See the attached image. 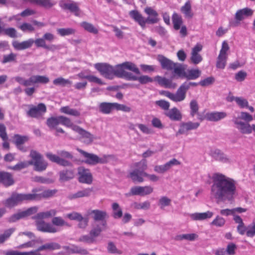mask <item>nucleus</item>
<instances>
[{"mask_svg": "<svg viewBox=\"0 0 255 255\" xmlns=\"http://www.w3.org/2000/svg\"><path fill=\"white\" fill-rule=\"evenodd\" d=\"M46 157L52 162L56 163L57 164L63 166H72V163L59 156L53 154L51 153H47L46 154Z\"/></svg>", "mask_w": 255, "mask_h": 255, "instance_id": "nucleus-27", "label": "nucleus"}, {"mask_svg": "<svg viewBox=\"0 0 255 255\" xmlns=\"http://www.w3.org/2000/svg\"><path fill=\"white\" fill-rule=\"evenodd\" d=\"M200 126V123L198 122L193 123L192 122H182L180 124V128L176 133L178 134H185L188 131L197 129Z\"/></svg>", "mask_w": 255, "mask_h": 255, "instance_id": "nucleus-24", "label": "nucleus"}, {"mask_svg": "<svg viewBox=\"0 0 255 255\" xmlns=\"http://www.w3.org/2000/svg\"><path fill=\"white\" fill-rule=\"evenodd\" d=\"M98 236H94L91 234V231L90 232V236L84 235L79 238L78 241L86 243H93L95 242V238Z\"/></svg>", "mask_w": 255, "mask_h": 255, "instance_id": "nucleus-57", "label": "nucleus"}, {"mask_svg": "<svg viewBox=\"0 0 255 255\" xmlns=\"http://www.w3.org/2000/svg\"><path fill=\"white\" fill-rule=\"evenodd\" d=\"M29 157L31 159L28 161L29 165H33L35 171L41 172L47 167L48 163L44 160L42 155L37 151L31 150Z\"/></svg>", "mask_w": 255, "mask_h": 255, "instance_id": "nucleus-6", "label": "nucleus"}, {"mask_svg": "<svg viewBox=\"0 0 255 255\" xmlns=\"http://www.w3.org/2000/svg\"><path fill=\"white\" fill-rule=\"evenodd\" d=\"M164 114L172 121H179L182 118L180 111L176 107L165 111Z\"/></svg>", "mask_w": 255, "mask_h": 255, "instance_id": "nucleus-28", "label": "nucleus"}, {"mask_svg": "<svg viewBox=\"0 0 255 255\" xmlns=\"http://www.w3.org/2000/svg\"><path fill=\"white\" fill-rule=\"evenodd\" d=\"M30 2L45 8H50L53 6L56 2L53 0H29Z\"/></svg>", "mask_w": 255, "mask_h": 255, "instance_id": "nucleus-35", "label": "nucleus"}, {"mask_svg": "<svg viewBox=\"0 0 255 255\" xmlns=\"http://www.w3.org/2000/svg\"><path fill=\"white\" fill-rule=\"evenodd\" d=\"M94 67L105 78L113 79L114 67L112 65L106 63H98Z\"/></svg>", "mask_w": 255, "mask_h": 255, "instance_id": "nucleus-15", "label": "nucleus"}, {"mask_svg": "<svg viewBox=\"0 0 255 255\" xmlns=\"http://www.w3.org/2000/svg\"><path fill=\"white\" fill-rule=\"evenodd\" d=\"M57 192V190L56 189L53 190H46L43 191L40 194H31V195H34L36 196L35 197V199L33 200H40L41 198H48L53 196Z\"/></svg>", "mask_w": 255, "mask_h": 255, "instance_id": "nucleus-37", "label": "nucleus"}, {"mask_svg": "<svg viewBox=\"0 0 255 255\" xmlns=\"http://www.w3.org/2000/svg\"><path fill=\"white\" fill-rule=\"evenodd\" d=\"M62 248L66 251L68 254H78L81 255H86L89 254L88 251L79 246L72 245L71 246H65Z\"/></svg>", "mask_w": 255, "mask_h": 255, "instance_id": "nucleus-26", "label": "nucleus"}, {"mask_svg": "<svg viewBox=\"0 0 255 255\" xmlns=\"http://www.w3.org/2000/svg\"><path fill=\"white\" fill-rule=\"evenodd\" d=\"M128 69L133 72L136 74H140V71L135 64L131 62L127 61L123 63L118 64L114 67L113 77L115 76L118 78H123V76L126 72L125 70Z\"/></svg>", "mask_w": 255, "mask_h": 255, "instance_id": "nucleus-8", "label": "nucleus"}, {"mask_svg": "<svg viewBox=\"0 0 255 255\" xmlns=\"http://www.w3.org/2000/svg\"><path fill=\"white\" fill-rule=\"evenodd\" d=\"M5 255H41L38 254L36 252H20L17 251H9L5 253Z\"/></svg>", "mask_w": 255, "mask_h": 255, "instance_id": "nucleus-55", "label": "nucleus"}, {"mask_svg": "<svg viewBox=\"0 0 255 255\" xmlns=\"http://www.w3.org/2000/svg\"><path fill=\"white\" fill-rule=\"evenodd\" d=\"M60 111L61 113L75 117H79L80 115L79 111L76 109H71L68 106L61 107Z\"/></svg>", "mask_w": 255, "mask_h": 255, "instance_id": "nucleus-49", "label": "nucleus"}, {"mask_svg": "<svg viewBox=\"0 0 255 255\" xmlns=\"http://www.w3.org/2000/svg\"><path fill=\"white\" fill-rule=\"evenodd\" d=\"M33 43H35L37 47H42L49 51H54L59 49L57 45H47L42 37L37 38L35 40L32 38H30L20 42L17 40H14L12 42V45L15 50L20 51L30 48Z\"/></svg>", "mask_w": 255, "mask_h": 255, "instance_id": "nucleus-3", "label": "nucleus"}, {"mask_svg": "<svg viewBox=\"0 0 255 255\" xmlns=\"http://www.w3.org/2000/svg\"><path fill=\"white\" fill-rule=\"evenodd\" d=\"M211 155L216 160L223 162H229V159L227 156L219 149H216L212 151Z\"/></svg>", "mask_w": 255, "mask_h": 255, "instance_id": "nucleus-36", "label": "nucleus"}, {"mask_svg": "<svg viewBox=\"0 0 255 255\" xmlns=\"http://www.w3.org/2000/svg\"><path fill=\"white\" fill-rule=\"evenodd\" d=\"M213 215V213L207 211L205 213H196L190 215L191 218L193 220H203L211 218Z\"/></svg>", "mask_w": 255, "mask_h": 255, "instance_id": "nucleus-39", "label": "nucleus"}, {"mask_svg": "<svg viewBox=\"0 0 255 255\" xmlns=\"http://www.w3.org/2000/svg\"><path fill=\"white\" fill-rule=\"evenodd\" d=\"M80 26L86 31L93 34H97L98 30L92 23L83 21L80 23Z\"/></svg>", "mask_w": 255, "mask_h": 255, "instance_id": "nucleus-46", "label": "nucleus"}, {"mask_svg": "<svg viewBox=\"0 0 255 255\" xmlns=\"http://www.w3.org/2000/svg\"><path fill=\"white\" fill-rule=\"evenodd\" d=\"M72 128L80 134L82 138H84V142L86 144L91 143L95 138L93 134L78 126H72Z\"/></svg>", "mask_w": 255, "mask_h": 255, "instance_id": "nucleus-23", "label": "nucleus"}, {"mask_svg": "<svg viewBox=\"0 0 255 255\" xmlns=\"http://www.w3.org/2000/svg\"><path fill=\"white\" fill-rule=\"evenodd\" d=\"M38 208L37 207H32L28 208L26 210L18 212L11 215L7 219L9 223H14L17 221L30 216L37 212Z\"/></svg>", "mask_w": 255, "mask_h": 255, "instance_id": "nucleus-17", "label": "nucleus"}, {"mask_svg": "<svg viewBox=\"0 0 255 255\" xmlns=\"http://www.w3.org/2000/svg\"><path fill=\"white\" fill-rule=\"evenodd\" d=\"M29 166V163L28 161L20 162L17 163L16 165L13 166H8V169H11L15 171H19L22 169L26 168Z\"/></svg>", "mask_w": 255, "mask_h": 255, "instance_id": "nucleus-56", "label": "nucleus"}, {"mask_svg": "<svg viewBox=\"0 0 255 255\" xmlns=\"http://www.w3.org/2000/svg\"><path fill=\"white\" fill-rule=\"evenodd\" d=\"M15 231V228H11L5 230L3 234L0 235V244L3 243L6 240L9 239Z\"/></svg>", "mask_w": 255, "mask_h": 255, "instance_id": "nucleus-48", "label": "nucleus"}, {"mask_svg": "<svg viewBox=\"0 0 255 255\" xmlns=\"http://www.w3.org/2000/svg\"><path fill=\"white\" fill-rule=\"evenodd\" d=\"M154 80L156 81L159 85L166 88L175 89L177 87V84L173 82L172 80L165 77L157 76L155 77Z\"/></svg>", "mask_w": 255, "mask_h": 255, "instance_id": "nucleus-29", "label": "nucleus"}, {"mask_svg": "<svg viewBox=\"0 0 255 255\" xmlns=\"http://www.w3.org/2000/svg\"><path fill=\"white\" fill-rule=\"evenodd\" d=\"M61 248V246L57 243L51 242L45 244L39 247L37 250L32 251L33 252H36L38 254H40L39 252L44 250L47 251H53L58 250Z\"/></svg>", "mask_w": 255, "mask_h": 255, "instance_id": "nucleus-31", "label": "nucleus"}, {"mask_svg": "<svg viewBox=\"0 0 255 255\" xmlns=\"http://www.w3.org/2000/svg\"><path fill=\"white\" fill-rule=\"evenodd\" d=\"M52 225L57 227H70L71 225L66 222L64 219L61 217H54L51 221Z\"/></svg>", "mask_w": 255, "mask_h": 255, "instance_id": "nucleus-47", "label": "nucleus"}, {"mask_svg": "<svg viewBox=\"0 0 255 255\" xmlns=\"http://www.w3.org/2000/svg\"><path fill=\"white\" fill-rule=\"evenodd\" d=\"M30 106L31 107L26 112V115L29 117L39 119L46 112V107L43 103H40L37 106Z\"/></svg>", "mask_w": 255, "mask_h": 255, "instance_id": "nucleus-16", "label": "nucleus"}, {"mask_svg": "<svg viewBox=\"0 0 255 255\" xmlns=\"http://www.w3.org/2000/svg\"><path fill=\"white\" fill-rule=\"evenodd\" d=\"M190 116L194 117L196 114H198L199 105L196 100H192L190 103Z\"/></svg>", "mask_w": 255, "mask_h": 255, "instance_id": "nucleus-52", "label": "nucleus"}, {"mask_svg": "<svg viewBox=\"0 0 255 255\" xmlns=\"http://www.w3.org/2000/svg\"><path fill=\"white\" fill-rule=\"evenodd\" d=\"M198 236L196 234H187L179 235L176 237L177 240H186L188 241H193L196 240Z\"/></svg>", "mask_w": 255, "mask_h": 255, "instance_id": "nucleus-51", "label": "nucleus"}, {"mask_svg": "<svg viewBox=\"0 0 255 255\" xmlns=\"http://www.w3.org/2000/svg\"><path fill=\"white\" fill-rule=\"evenodd\" d=\"M246 236L248 237L252 238L255 236V220L248 226Z\"/></svg>", "mask_w": 255, "mask_h": 255, "instance_id": "nucleus-61", "label": "nucleus"}, {"mask_svg": "<svg viewBox=\"0 0 255 255\" xmlns=\"http://www.w3.org/2000/svg\"><path fill=\"white\" fill-rule=\"evenodd\" d=\"M78 181L82 183L91 184L93 182V176L89 169L80 166L78 168Z\"/></svg>", "mask_w": 255, "mask_h": 255, "instance_id": "nucleus-19", "label": "nucleus"}, {"mask_svg": "<svg viewBox=\"0 0 255 255\" xmlns=\"http://www.w3.org/2000/svg\"><path fill=\"white\" fill-rule=\"evenodd\" d=\"M99 111L104 114H110L114 108V103L102 102L99 106Z\"/></svg>", "mask_w": 255, "mask_h": 255, "instance_id": "nucleus-38", "label": "nucleus"}, {"mask_svg": "<svg viewBox=\"0 0 255 255\" xmlns=\"http://www.w3.org/2000/svg\"><path fill=\"white\" fill-rule=\"evenodd\" d=\"M234 221L238 224L237 227L238 232L241 235L246 234L247 231V227L244 223L242 219L239 216H234L233 218Z\"/></svg>", "mask_w": 255, "mask_h": 255, "instance_id": "nucleus-33", "label": "nucleus"}, {"mask_svg": "<svg viewBox=\"0 0 255 255\" xmlns=\"http://www.w3.org/2000/svg\"><path fill=\"white\" fill-rule=\"evenodd\" d=\"M0 183L5 187L12 185L14 183L12 175L9 172L0 171Z\"/></svg>", "mask_w": 255, "mask_h": 255, "instance_id": "nucleus-25", "label": "nucleus"}, {"mask_svg": "<svg viewBox=\"0 0 255 255\" xmlns=\"http://www.w3.org/2000/svg\"><path fill=\"white\" fill-rule=\"evenodd\" d=\"M35 84H47L49 82V79L46 76L33 75Z\"/></svg>", "mask_w": 255, "mask_h": 255, "instance_id": "nucleus-63", "label": "nucleus"}, {"mask_svg": "<svg viewBox=\"0 0 255 255\" xmlns=\"http://www.w3.org/2000/svg\"><path fill=\"white\" fill-rule=\"evenodd\" d=\"M197 85L194 82L186 81L179 86L175 93H172L167 91H161L160 94L174 102H180L185 100L186 93L190 87L196 86Z\"/></svg>", "mask_w": 255, "mask_h": 255, "instance_id": "nucleus-4", "label": "nucleus"}, {"mask_svg": "<svg viewBox=\"0 0 255 255\" xmlns=\"http://www.w3.org/2000/svg\"><path fill=\"white\" fill-rule=\"evenodd\" d=\"M4 34L11 37V38H16L17 37V32L16 30L13 27H8L4 28L3 30Z\"/></svg>", "mask_w": 255, "mask_h": 255, "instance_id": "nucleus-59", "label": "nucleus"}, {"mask_svg": "<svg viewBox=\"0 0 255 255\" xmlns=\"http://www.w3.org/2000/svg\"><path fill=\"white\" fill-rule=\"evenodd\" d=\"M187 65L181 64V66L176 68L175 74L180 78H184L187 80H193L198 79L201 75V71L199 69H187Z\"/></svg>", "mask_w": 255, "mask_h": 255, "instance_id": "nucleus-7", "label": "nucleus"}, {"mask_svg": "<svg viewBox=\"0 0 255 255\" xmlns=\"http://www.w3.org/2000/svg\"><path fill=\"white\" fill-rule=\"evenodd\" d=\"M227 114L225 112H215L207 113L205 117L208 121L217 122L225 118Z\"/></svg>", "mask_w": 255, "mask_h": 255, "instance_id": "nucleus-30", "label": "nucleus"}, {"mask_svg": "<svg viewBox=\"0 0 255 255\" xmlns=\"http://www.w3.org/2000/svg\"><path fill=\"white\" fill-rule=\"evenodd\" d=\"M88 214L95 222L100 221L101 223H95L93 225L91 230V234L94 236H99L101 233L107 228V219L109 218L108 214L106 211L100 210H93L88 212Z\"/></svg>", "mask_w": 255, "mask_h": 255, "instance_id": "nucleus-2", "label": "nucleus"}, {"mask_svg": "<svg viewBox=\"0 0 255 255\" xmlns=\"http://www.w3.org/2000/svg\"><path fill=\"white\" fill-rule=\"evenodd\" d=\"M35 225L37 230L42 232L55 233L58 231L57 228L49 223L45 222L43 219H35Z\"/></svg>", "mask_w": 255, "mask_h": 255, "instance_id": "nucleus-20", "label": "nucleus"}, {"mask_svg": "<svg viewBox=\"0 0 255 255\" xmlns=\"http://www.w3.org/2000/svg\"><path fill=\"white\" fill-rule=\"evenodd\" d=\"M59 6L64 10H69L70 12L79 16L80 14V9L78 4L71 0H61L59 1Z\"/></svg>", "mask_w": 255, "mask_h": 255, "instance_id": "nucleus-18", "label": "nucleus"}, {"mask_svg": "<svg viewBox=\"0 0 255 255\" xmlns=\"http://www.w3.org/2000/svg\"><path fill=\"white\" fill-rule=\"evenodd\" d=\"M181 11L184 14L185 17L190 18L193 16L191 10V5L189 1H187L181 7Z\"/></svg>", "mask_w": 255, "mask_h": 255, "instance_id": "nucleus-45", "label": "nucleus"}, {"mask_svg": "<svg viewBox=\"0 0 255 255\" xmlns=\"http://www.w3.org/2000/svg\"><path fill=\"white\" fill-rule=\"evenodd\" d=\"M46 124L50 128H56L59 124L67 127H72L73 126V123L70 119L63 116L48 118L47 120Z\"/></svg>", "mask_w": 255, "mask_h": 255, "instance_id": "nucleus-11", "label": "nucleus"}, {"mask_svg": "<svg viewBox=\"0 0 255 255\" xmlns=\"http://www.w3.org/2000/svg\"><path fill=\"white\" fill-rule=\"evenodd\" d=\"M92 192L91 188H86L83 190L79 191L75 194H70L68 196V198L70 200L82 198L84 197H89Z\"/></svg>", "mask_w": 255, "mask_h": 255, "instance_id": "nucleus-34", "label": "nucleus"}, {"mask_svg": "<svg viewBox=\"0 0 255 255\" xmlns=\"http://www.w3.org/2000/svg\"><path fill=\"white\" fill-rule=\"evenodd\" d=\"M144 173H145V172L140 171L138 170H134L129 173V177L134 182L141 183L144 181L143 177L144 176L142 174Z\"/></svg>", "mask_w": 255, "mask_h": 255, "instance_id": "nucleus-41", "label": "nucleus"}, {"mask_svg": "<svg viewBox=\"0 0 255 255\" xmlns=\"http://www.w3.org/2000/svg\"><path fill=\"white\" fill-rule=\"evenodd\" d=\"M173 27L176 30H179L183 24L182 17L177 13H174L172 16Z\"/></svg>", "mask_w": 255, "mask_h": 255, "instance_id": "nucleus-43", "label": "nucleus"}, {"mask_svg": "<svg viewBox=\"0 0 255 255\" xmlns=\"http://www.w3.org/2000/svg\"><path fill=\"white\" fill-rule=\"evenodd\" d=\"M113 217L115 219H120L123 216V211L119 204L114 203L112 205Z\"/></svg>", "mask_w": 255, "mask_h": 255, "instance_id": "nucleus-44", "label": "nucleus"}, {"mask_svg": "<svg viewBox=\"0 0 255 255\" xmlns=\"http://www.w3.org/2000/svg\"><path fill=\"white\" fill-rule=\"evenodd\" d=\"M34 195L31 194H21L16 192L12 193L10 197L2 202L3 204L8 208H12L23 201H33Z\"/></svg>", "mask_w": 255, "mask_h": 255, "instance_id": "nucleus-5", "label": "nucleus"}, {"mask_svg": "<svg viewBox=\"0 0 255 255\" xmlns=\"http://www.w3.org/2000/svg\"><path fill=\"white\" fill-rule=\"evenodd\" d=\"M135 166L136 167L135 170L144 172V170L147 168L146 160L145 159H142L139 162L136 163Z\"/></svg>", "mask_w": 255, "mask_h": 255, "instance_id": "nucleus-62", "label": "nucleus"}, {"mask_svg": "<svg viewBox=\"0 0 255 255\" xmlns=\"http://www.w3.org/2000/svg\"><path fill=\"white\" fill-rule=\"evenodd\" d=\"M13 138L14 139V143L17 148H19V145H21L28 140V136L25 135L22 136L18 134H14Z\"/></svg>", "mask_w": 255, "mask_h": 255, "instance_id": "nucleus-50", "label": "nucleus"}, {"mask_svg": "<svg viewBox=\"0 0 255 255\" xmlns=\"http://www.w3.org/2000/svg\"><path fill=\"white\" fill-rule=\"evenodd\" d=\"M77 150L85 158L84 162L87 164L95 165L98 163H105L107 161L106 157L100 158L96 154L88 153L81 149L77 148Z\"/></svg>", "mask_w": 255, "mask_h": 255, "instance_id": "nucleus-10", "label": "nucleus"}, {"mask_svg": "<svg viewBox=\"0 0 255 255\" xmlns=\"http://www.w3.org/2000/svg\"><path fill=\"white\" fill-rule=\"evenodd\" d=\"M153 191V188L150 186H133L130 189V191L126 194V196H130L138 195L144 196L152 193Z\"/></svg>", "mask_w": 255, "mask_h": 255, "instance_id": "nucleus-14", "label": "nucleus"}, {"mask_svg": "<svg viewBox=\"0 0 255 255\" xmlns=\"http://www.w3.org/2000/svg\"><path fill=\"white\" fill-rule=\"evenodd\" d=\"M57 213V211L55 209H52L49 211L43 212H39L35 216L32 217V219H44L54 217Z\"/></svg>", "mask_w": 255, "mask_h": 255, "instance_id": "nucleus-40", "label": "nucleus"}, {"mask_svg": "<svg viewBox=\"0 0 255 255\" xmlns=\"http://www.w3.org/2000/svg\"><path fill=\"white\" fill-rule=\"evenodd\" d=\"M228 43L224 41L222 44V48L220 51L219 55L217 57L216 67L219 69H224L226 64L228 58L227 51L229 50Z\"/></svg>", "mask_w": 255, "mask_h": 255, "instance_id": "nucleus-13", "label": "nucleus"}, {"mask_svg": "<svg viewBox=\"0 0 255 255\" xmlns=\"http://www.w3.org/2000/svg\"><path fill=\"white\" fill-rule=\"evenodd\" d=\"M53 83L55 85L65 87L67 85H71L72 82L68 79H65L62 77H59L54 79L53 81Z\"/></svg>", "mask_w": 255, "mask_h": 255, "instance_id": "nucleus-54", "label": "nucleus"}, {"mask_svg": "<svg viewBox=\"0 0 255 255\" xmlns=\"http://www.w3.org/2000/svg\"><path fill=\"white\" fill-rule=\"evenodd\" d=\"M171 200L166 196H162L159 200L158 205L161 209H163L164 207L170 205Z\"/></svg>", "mask_w": 255, "mask_h": 255, "instance_id": "nucleus-64", "label": "nucleus"}, {"mask_svg": "<svg viewBox=\"0 0 255 255\" xmlns=\"http://www.w3.org/2000/svg\"><path fill=\"white\" fill-rule=\"evenodd\" d=\"M150 203L149 201H145L143 203L135 202L133 204V207L136 209L147 210L150 208Z\"/></svg>", "mask_w": 255, "mask_h": 255, "instance_id": "nucleus-60", "label": "nucleus"}, {"mask_svg": "<svg viewBox=\"0 0 255 255\" xmlns=\"http://www.w3.org/2000/svg\"><path fill=\"white\" fill-rule=\"evenodd\" d=\"M14 79L17 82H18L19 84L23 85L24 87H28L32 85L35 84L33 75L31 76L27 79H25L19 76L15 77Z\"/></svg>", "mask_w": 255, "mask_h": 255, "instance_id": "nucleus-42", "label": "nucleus"}, {"mask_svg": "<svg viewBox=\"0 0 255 255\" xmlns=\"http://www.w3.org/2000/svg\"><path fill=\"white\" fill-rule=\"evenodd\" d=\"M253 14V10L249 8H245L237 11L235 14L236 21H230V26L233 27L237 26L240 21Z\"/></svg>", "mask_w": 255, "mask_h": 255, "instance_id": "nucleus-21", "label": "nucleus"}, {"mask_svg": "<svg viewBox=\"0 0 255 255\" xmlns=\"http://www.w3.org/2000/svg\"><path fill=\"white\" fill-rule=\"evenodd\" d=\"M215 82V78L213 77H209L203 80H201L199 83H196L197 85L195 86H197L200 85L203 87L208 86L212 85Z\"/></svg>", "mask_w": 255, "mask_h": 255, "instance_id": "nucleus-58", "label": "nucleus"}, {"mask_svg": "<svg viewBox=\"0 0 255 255\" xmlns=\"http://www.w3.org/2000/svg\"><path fill=\"white\" fill-rule=\"evenodd\" d=\"M130 16L144 28L146 23L154 24L158 21L157 16H148L145 19L138 11L133 10L129 12Z\"/></svg>", "mask_w": 255, "mask_h": 255, "instance_id": "nucleus-9", "label": "nucleus"}, {"mask_svg": "<svg viewBox=\"0 0 255 255\" xmlns=\"http://www.w3.org/2000/svg\"><path fill=\"white\" fill-rule=\"evenodd\" d=\"M75 176L74 171L72 169H66L59 172V180L65 182L73 179Z\"/></svg>", "mask_w": 255, "mask_h": 255, "instance_id": "nucleus-32", "label": "nucleus"}, {"mask_svg": "<svg viewBox=\"0 0 255 255\" xmlns=\"http://www.w3.org/2000/svg\"><path fill=\"white\" fill-rule=\"evenodd\" d=\"M212 180L211 197L215 199L218 203L233 202L236 194V181L219 173L213 175Z\"/></svg>", "mask_w": 255, "mask_h": 255, "instance_id": "nucleus-1", "label": "nucleus"}, {"mask_svg": "<svg viewBox=\"0 0 255 255\" xmlns=\"http://www.w3.org/2000/svg\"><path fill=\"white\" fill-rule=\"evenodd\" d=\"M57 31V33L61 36L74 34L76 32V30L72 28H59Z\"/></svg>", "mask_w": 255, "mask_h": 255, "instance_id": "nucleus-53", "label": "nucleus"}, {"mask_svg": "<svg viewBox=\"0 0 255 255\" xmlns=\"http://www.w3.org/2000/svg\"><path fill=\"white\" fill-rule=\"evenodd\" d=\"M233 123L236 125V128L243 134H250L252 132V126L248 123H245L239 120V118L234 117L232 120Z\"/></svg>", "mask_w": 255, "mask_h": 255, "instance_id": "nucleus-22", "label": "nucleus"}, {"mask_svg": "<svg viewBox=\"0 0 255 255\" xmlns=\"http://www.w3.org/2000/svg\"><path fill=\"white\" fill-rule=\"evenodd\" d=\"M157 60L160 63L162 69L167 71L173 70V73L174 74L175 69L181 66V63H174L163 55H158L157 56Z\"/></svg>", "mask_w": 255, "mask_h": 255, "instance_id": "nucleus-12", "label": "nucleus"}]
</instances>
